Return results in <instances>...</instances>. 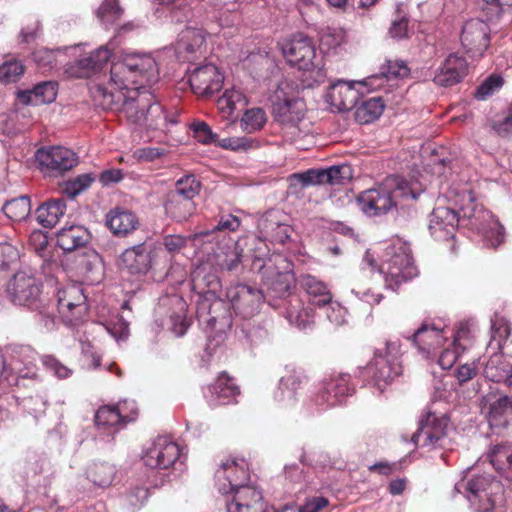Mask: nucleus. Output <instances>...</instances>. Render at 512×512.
I'll return each instance as SVG.
<instances>
[{
  "mask_svg": "<svg viewBox=\"0 0 512 512\" xmlns=\"http://www.w3.org/2000/svg\"><path fill=\"white\" fill-rule=\"evenodd\" d=\"M384 108L385 104L380 97L369 98L356 107L355 119L359 124H369L382 115Z\"/></svg>",
  "mask_w": 512,
  "mask_h": 512,
  "instance_id": "nucleus-36",
  "label": "nucleus"
},
{
  "mask_svg": "<svg viewBox=\"0 0 512 512\" xmlns=\"http://www.w3.org/2000/svg\"><path fill=\"white\" fill-rule=\"evenodd\" d=\"M477 512H506L504 488L500 481L489 474L471 475L455 485Z\"/></svg>",
  "mask_w": 512,
  "mask_h": 512,
  "instance_id": "nucleus-2",
  "label": "nucleus"
},
{
  "mask_svg": "<svg viewBox=\"0 0 512 512\" xmlns=\"http://www.w3.org/2000/svg\"><path fill=\"white\" fill-rule=\"evenodd\" d=\"M407 195L415 198V195L408 189L406 182L397 183L394 179H387L378 188L361 192L357 202L365 214L376 216L388 212L396 206L398 197Z\"/></svg>",
  "mask_w": 512,
  "mask_h": 512,
  "instance_id": "nucleus-7",
  "label": "nucleus"
},
{
  "mask_svg": "<svg viewBox=\"0 0 512 512\" xmlns=\"http://www.w3.org/2000/svg\"><path fill=\"white\" fill-rule=\"evenodd\" d=\"M217 104L223 113L231 114L238 106L246 105V97L241 90L232 88L225 90Z\"/></svg>",
  "mask_w": 512,
  "mask_h": 512,
  "instance_id": "nucleus-42",
  "label": "nucleus"
},
{
  "mask_svg": "<svg viewBox=\"0 0 512 512\" xmlns=\"http://www.w3.org/2000/svg\"><path fill=\"white\" fill-rule=\"evenodd\" d=\"M210 392L220 405L236 403L241 390L235 379L226 371L221 372L210 386Z\"/></svg>",
  "mask_w": 512,
  "mask_h": 512,
  "instance_id": "nucleus-26",
  "label": "nucleus"
},
{
  "mask_svg": "<svg viewBox=\"0 0 512 512\" xmlns=\"http://www.w3.org/2000/svg\"><path fill=\"white\" fill-rule=\"evenodd\" d=\"M266 122V115L263 109L253 108L247 110L240 121L242 130L253 133L260 130Z\"/></svg>",
  "mask_w": 512,
  "mask_h": 512,
  "instance_id": "nucleus-48",
  "label": "nucleus"
},
{
  "mask_svg": "<svg viewBox=\"0 0 512 512\" xmlns=\"http://www.w3.org/2000/svg\"><path fill=\"white\" fill-rule=\"evenodd\" d=\"M150 245L144 242L126 249L118 259L120 270L128 274H145L151 267Z\"/></svg>",
  "mask_w": 512,
  "mask_h": 512,
  "instance_id": "nucleus-21",
  "label": "nucleus"
},
{
  "mask_svg": "<svg viewBox=\"0 0 512 512\" xmlns=\"http://www.w3.org/2000/svg\"><path fill=\"white\" fill-rule=\"evenodd\" d=\"M216 143L219 147L232 151H247L255 147L254 141L248 137H227L217 139Z\"/></svg>",
  "mask_w": 512,
  "mask_h": 512,
  "instance_id": "nucleus-58",
  "label": "nucleus"
},
{
  "mask_svg": "<svg viewBox=\"0 0 512 512\" xmlns=\"http://www.w3.org/2000/svg\"><path fill=\"white\" fill-rule=\"evenodd\" d=\"M462 225L480 233L485 227L495 220V216L481 205L472 204L461 209Z\"/></svg>",
  "mask_w": 512,
  "mask_h": 512,
  "instance_id": "nucleus-31",
  "label": "nucleus"
},
{
  "mask_svg": "<svg viewBox=\"0 0 512 512\" xmlns=\"http://www.w3.org/2000/svg\"><path fill=\"white\" fill-rule=\"evenodd\" d=\"M474 334L472 327L469 323H460L455 335L454 340L451 343V346H458L461 348V351L464 352L466 349L473 345Z\"/></svg>",
  "mask_w": 512,
  "mask_h": 512,
  "instance_id": "nucleus-56",
  "label": "nucleus"
},
{
  "mask_svg": "<svg viewBox=\"0 0 512 512\" xmlns=\"http://www.w3.org/2000/svg\"><path fill=\"white\" fill-rule=\"evenodd\" d=\"M98 69L91 55L79 59L75 65L71 66L68 70L69 74L76 78H86Z\"/></svg>",
  "mask_w": 512,
  "mask_h": 512,
  "instance_id": "nucleus-62",
  "label": "nucleus"
},
{
  "mask_svg": "<svg viewBox=\"0 0 512 512\" xmlns=\"http://www.w3.org/2000/svg\"><path fill=\"white\" fill-rule=\"evenodd\" d=\"M94 179L93 175L89 173L79 175L72 180L66 181L62 187V191L67 196L74 198L86 190L92 184Z\"/></svg>",
  "mask_w": 512,
  "mask_h": 512,
  "instance_id": "nucleus-54",
  "label": "nucleus"
},
{
  "mask_svg": "<svg viewBox=\"0 0 512 512\" xmlns=\"http://www.w3.org/2000/svg\"><path fill=\"white\" fill-rule=\"evenodd\" d=\"M205 37L203 31L196 28H187L180 34L175 46V54L179 61L190 62L203 56Z\"/></svg>",
  "mask_w": 512,
  "mask_h": 512,
  "instance_id": "nucleus-19",
  "label": "nucleus"
},
{
  "mask_svg": "<svg viewBox=\"0 0 512 512\" xmlns=\"http://www.w3.org/2000/svg\"><path fill=\"white\" fill-rule=\"evenodd\" d=\"M42 283L34 271L25 268L16 272L8 284L7 292L11 300L18 305L37 311L39 324L51 331L56 327L55 306L42 295Z\"/></svg>",
  "mask_w": 512,
  "mask_h": 512,
  "instance_id": "nucleus-1",
  "label": "nucleus"
},
{
  "mask_svg": "<svg viewBox=\"0 0 512 512\" xmlns=\"http://www.w3.org/2000/svg\"><path fill=\"white\" fill-rule=\"evenodd\" d=\"M223 80L224 77L217 66L206 64L191 71L188 82L193 93L208 98L221 90Z\"/></svg>",
  "mask_w": 512,
  "mask_h": 512,
  "instance_id": "nucleus-15",
  "label": "nucleus"
},
{
  "mask_svg": "<svg viewBox=\"0 0 512 512\" xmlns=\"http://www.w3.org/2000/svg\"><path fill=\"white\" fill-rule=\"evenodd\" d=\"M58 300L74 303V306H76L75 313L78 315H85L87 313L86 296L83 288L78 284H71L59 290Z\"/></svg>",
  "mask_w": 512,
  "mask_h": 512,
  "instance_id": "nucleus-39",
  "label": "nucleus"
},
{
  "mask_svg": "<svg viewBox=\"0 0 512 512\" xmlns=\"http://www.w3.org/2000/svg\"><path fill=\"white\" fill-rule=\"evenodd\" d=\"M306 377L295 371H290L282 376L279 385L274 392V398L285 407H291L296 402L297 390L301 388Z\"/></svg>",
  "mask_w": 512,
  "mask_h": 512,
  "instance_id": "nucleus-27",
  "label": "nucleus"
},
{
  "mask_svg": "<svg viewBox=\"0 0 512 512\" xmlns=\"http://www.w3.org/2000/svg\"><path fill=\"white\" fill-rule=\"evenodd\" d=\"M301 287L312 297L313 304L325 306L332 301V294L327 285L317 277L306 274L300 277Z\"/></svg>",
  "mask_w": 512,
  "mask_h": 512,
  "instance_id": "nucleus-33",
  "label": "nucleus"
},
{
  "mask_svg": "<svg viewBox=\"0 0 512 512\" xmlns=\"http://www.w3.org/2000/svg\"><path fill=\"white\" fill-rule=\"evenodd\" d=\"M468 71L466 59L457 53H452L436 70L433 82L440 87H451L460 83L467 76Z\"/></svg>",
  "mask_w": 512,
  "mask_h": 512,
  "instance_id": "nucleus-18",
  "label": "nucleus"
},
{
  "mask_svg": "<svg viewBox=\"0 0 512 512\" xmlns=\"http://www.w3.org/2000/svg\"><path fill=\"white\" fill-rule=\"evenodd\" d=\"M194 138L202 144L216 143L217 134H214L210 126L203 121H196L191 124Z\"/></svg>",
  "mask_w": 512,
  "mask_h": 512,
  "instance_id": "nucleus-63",
  "label": "nucleus"
},
{
  "mask_svg": "<svg viewBox=\"0 0 512 512\" xmlns=\"http://www.w3.org/2000/svg\"><path fill=\"white\" fill-rule=\"evenodd\" d=\"M66 204L63 199H52L42 203L36 210V219L44 228L54 227L65 214Z\"/></svg>",
  "mask_w": 512,
  "mask_h": 512,
  "instance_id": "nucleus-32",
  "label": "nucleus"
},
{
  "mask_svg": "<svg viewBox=\"0 0 512 512\" xmlns=\"http://www.w3.org/2000/svg\"><path fill=\"white\" fill-rule=\"evenodd\" d=\"M488 457L496 471L512 480V443L495 445L490 450Z\"/></svg>",
  "mask_w": 512,
  "mask_h": 512,
  "instance_id": "nucleus-35",
  "label": "nucleus"
},
{
  "mask_svg": "<svg viewBox=\"0 0 512 512\" xmlns=\"http://www.w3.org/2000/svg\"><path fill=\"white\" fill-rule=\"evenodd\" d=\"M324 182L329 185H341L352 178V168L349 165L331 166L323 169Z\"/></svg>",
  "mask_w": 512,
  "mask_h": 512,
  "instance_id": "nucleus-51",
  "label": "nucleus"
},
{
  "mask_svg": "<svg viewBox=\"0 0 512 512\" xmlns=\"http://www.w3.org/2000/svg\"><path fill=\"white\" fill-rule=\"evenodd\" d=\"M409 22V14L404 10L403 5L397 4L394 18L388 30L389 36L395 40L409 38Z\"/></svg>",
  "mask_w": 512,
  "mask_h": 512,
  "instance_id": "nucleus-38",
  "label": "nucleus"
},
{
  "mask_svg": "<svg viewBox=\"0 0 512 512\" xmlns=\"http://www.w3.org/2000/svg\"><path fill=\"white\" fill-rule=\"evenodd\" d=\"M490 126L502 138L512 136V102L501 114L490 120Z\"/></svg>",
  "mask_w": 512,
  "mask_h": 512,
  "instance_id": "nucleus-46",
  "label": "nucleus"
},
{
  "mask_svg": "<svg viewBox=\"0 0 512 512\" xmlns=\"http://www.w3.org/2000/svg\"><path fill=\"white\" fill-rule=\"evenodd\" d=\"M154 61L149 56L130 55L112 64L110 82L118 90H138L139 78L151 69Z\"/></svg>",
  "mask_w": 512,
  "mask_h": 512,
  "instance_id": "nucleus-8",
  "label": "nucleus"
},
{
  "mask_svg": "<svg viewBox=\"0 0 512 512\" xmlns=\"http://www.w3.org/2000/svg\"><path fill=\"white\" fill-rule=\"evenodd\" d=\"M480 233L487 244L493 248L499 246L504 240V229L498 219L493 220Z\"/></svg>",
  "mask_w": 512,
  "mask_h": 512,
  "instance_id": "nucleus-55",
  "label": "nucleus"
},
{
  "mask_svg": "<svg viewBox=\"0 0 512 512\" xmlns=\"http://www.w3.org/2000/svg\"><path fill=\"white\" fill-rule=\"evenodd\" d=\"M123 14L118 0H104L97 10V16L105 25L113 24Z\"/></svg>",
  "mask_w": 512,
  "mask_h": 512,
  "instance_id": "nucleus-53",
  "label": "nucleus"
},
{
  "mask_svg": "<svg viewBox=\"0 0 512 512\" xmlns=\"http://www.w3.org/2000/svg\"><path fill=\"white\" fill-rule=\"evenodd\" d=\"M303 100L288 95L278 88L272 97V114L281 123L296 124L304 116Z\"/></svg>",
  "mask_w": 512,
  "mask_h": 512,
  "instance_id": "nucleus-17",
  "label": "nucleus"
},
{
  "mask_svg": "<svg viewBox=\"0 0 512 512\" xmlns=\"http://www.w3.org/2000/svg\"><path fill=\"white\" fill-rule=\"evenodd\" d=\"M57 310L62 322L66 325H76L84 317V315H78L75 313L76 306L71 302L58 300Z\"/></svg>",
  "mask_w": 512,
  "mask_h": 512,
  "instance_id": "nucleus-59",
  "label": "nucleus"
},
{
  "mask_svg": "<svg viewBox=\"0 0 512 512\" xmlns=\"http://www.w3.org/2000/svg\"><path fill=\"white\" fill-rule=\"evenodd\" d=\"M186 456L180 445L169 437L162 436V470L171 468L175 476L185 470Z\"/></svg>",
  "mask_w": 512,
  "mask_h": 512,
  "instance_id": "nucleus-29",
  "label": "nucleus"
},
{
  "mask_svg": "<svg viewBox=\"0 0 512 512\" xmlns=\"http://www.w3.org/2000/svg\"><path fill=\"white\" fill-rule=\"evenodd\" d=\"M410 69L402 60H387L381 67V73L386 78L405 77L409 74Z\"/></svg>",
  "mask_w": 512,
  "mask_h": 512,
  "instance_id": "nucleus-64",
  "label": "nucleus"
},
{
  "mask_svg": "<svg viewBox=\"0 0 512 512\" xmlns=\"http://www.w3.org/2000/svg\"><path fill=\"white\" fill-rule=\"evenodd\" d=\"M512 327L510 322L503 316L495 315L491 320V338L497 342V348L503 349L506 341L510 337Z\"/></svg>",
  "mask_w": 512,
  "mask_h": 512,
  "instance_id": "nucleus-43",
  "label": "nucleus"
},
{
  "mask_svg": "<svg viewBox=\"0 0 512 512\" xmlns=\"http://www.w3.org/2000/svg\"><path fill=\"white\" fill-rule=\"evenodd\" d=\"M89 240V232L80 225L62 228L57 233V244L65 252L84 246Z\"/></svg>",
  "mask_w": 512,
  "mask_h": 512,
  "instance_id": "nucleus-30",
  "label": "nucleus"
},
{
  "mask_svg": "<svg viewBox=\"0 0 512 512\" xmlns=\"http://www.w3.org/2000/svg\"><path fill=\"white\" fill-rule=\"evenodd\" d=\"M209 314L208 324L213 328H216L217 324L220 325V328L231 325V315L227 303L221 300L215 301L210 306Z\"/></svg>",
  "mask_w": 512,
  "mask_h": 512,
  "instance_id": "nucleus-47",
  "label": "nucleus"
},
{
  "mask_svg": "<svg viewBox=\"0 0 512 512\" xmlns=\"http://www.w3.org/2000/svg\"><path fill=\"white\" fill-rule=\"evenodd\" d=\"M24 65L17 59L4 61L0 65V82L3 84L15 83L23 75Z\"/></svg>",
  "mask_w": 512,
  "mask_h": 512,
  "instance_id": "nucleus-50",
  "label": "nucleus"
},
{
  "mask_svg": "<svg viewBox=\"0 0 512 512\" xmlns=\"http://www.w3.org/2000/svg\"><path fill=\"white\" fill-rule=\"evenodd\" d=\"M270 216L267 215L260 221L261 232L271 241L284 243L289 237V226L272 220Z\"/></svg>",
  "mask_w": 512,
  "mask_h": 512,
  "instance_id": "nucleus-41",
  "label": "nucleus"
},
{
  "mask_svg": "<svg viewBox=\"0 0 512 512\" xmlns=\"http://www.w3.org/2000/svg\"><path fill=\"white\" fill-rule=\"evenodd\" d=\"M359 93L354 82L339 80L332 84L326 94V102L339 112L349 111L355 107Z\"/></svg>",
  "mask_w": 512,
  "mask_h": 512,
  "instance_id": "nucleus-24",
  "label": "nucleus"
},
{
  "mask_svg": "<svg viewBox=\"0 0 512 512\" xmlns=\"http://www.w3.org/2000/svg\"><path fill=\"white\" fill-rule=\"evenodd\" d=\"M291 178L296 180L303 187L325 184L323 169H309L302 173H295Z\"/></svg>",
  "mask_w": 512,
  "mask_h": 512,
  "instance_id": "nucleus-60",
  "label": "nucleus"
},
{
  "mask_svg": "<svg viewBox=\"0 0 512 512\" xmlns=\"http://www.w3.org/2000/svg\"><path fill=\"white\" fill-rule=\"evenodd\" d=\"M57 96L56 83L45 81L38 83L31 90H21L17 93L18 99L26 105H42L51 103Z\"/></svg>",
  "mask_w": 512,
  "mask_h": 512,
  "instance_id": "nucleus-28",
  "label": "nucleus"
},
{
  "mask_svg": "<svg viewBox=\"0 0 512 512\" xmlns=\"http://www.w3.org/2000/svg\"><path fill=\"white\" fill-rule=\"evenodd\" d=\"M262 493L250 485L239 486L227 502V512H263Z\"/></svg>",
  "mask_w": 512,
  "mask_h": 512,
  "instance_id": "nucleus-23",
  "label": "nucleus"
},
{
  "mask_svg": "<svg viewBox=\"0 0 512 512\" xmlns=\"http://www.w3.org/2000/svg\"><path fill=\"white\" fill-rule=\"evenodd\" d=\"M490 29L480 19L467 21L461 32V44L468 54L482 56L490 43Z\"/></svg>",
  "mask_w": 512,
  "mask_h": 512,
  "instance_id": "nucleus-16",
  "label": "nucleus"
},
{
  "mask_svg": "<svg viewBox=\"0 0 512 512\" xmlns=\"http://www.w3.org/2000/svg\"><path fill=\"white\" fill-rule=\"evenodd\" d=\"M459 225H462L461 215L446 206L435 207L429 216L428 229L436 241L452 240Z\"/></svg>",
  "mask_w": 512,
  "mask_h": 512,
  "instance_id": "nucleus-14",
  "label": "nucleus"
},
{
  "mask_svg": "<svg viewBox=\"0 0 512 512\" xmlns=\"http://www.w3.org/2000/svg\"><path fill=\"white\" fill-rule=\"evenodd\" d=\"M166 137V143L169 146H177L184 140V127L177 120V114L166 118L165 130L162 129Z\"/></svg>",
  "mask_w": 512,
  "mask_h": 512,
  "instance_id": "nucleus-52",
  "label": "nucleus"
},
{
  "mask_svg": "<svg viewBox=\"0 0 512 512\" xmlns=\"http://www.w3.org/2000/svg\"><path fill=\"white\" fill-rule=\"evenodd\" d=\"M142 460L146 467L157 469L160 464V446L158 437L147 443L142 452Z\"/></svg>",
  "mask_w": 512,
  "mask_h": 512,
  "instance_id": "nucleus-57",
  "label": "nucleus"
},
{
  "mask_svg": "<svg viewBox=\"0 0 512 512\" xmlns=\"http://www.w3.org/2000/svg\"><path fill=\"white\" fill-rule=\"evenodd\" d=\"M215 477L219 492L228 494L239 486H244V482L249 479V474L247 469L243 465H239L236 460L227 459L220 463Z\"/></svg>",
  "mask_w": 512,
  "mask_h": 512,
  "instance_id": "nucleus-20",
  "label": "nucleus"
},
{
  "mask_svg": "<svg viewBox=\"0 0 512 512\" xmlns=\"http://www.w3.org/2000/svg\"><path fill=\"white\" fill-rule=\"evenodd\" d=\"M116 468L106 462L94 463L87 470V477L99 487H109L115 477Z\"/></svg>",
  "mask_w": 512,
  "mask_h": 512,
  "instance_id": "nucleus-37",
  "label": "nucleus"
},
{
  "mask_svg": "<svg viewBox=\"0 0 512 512\" xmlns=\"http://www.w3.org/2000/svg\"><path fill=\"white\" fill-rule=\"evenodd\" d=\"M201 184L194 175H185L175 182V189L171 193H177L183 198L193 201V198L199 194Z\"/></svg>",
  "mask_w": 512,
  "mask_h": 512,
  "instance_id": "nucleus-44",
  "label": "nucleus"
},
{
  "mask_svg": "<svg viewBox=\"0 0 512 512\" xmlns=\"http://www.w3.org/2000/svg\"><path fill=\"white\" fill-rule=\"evenodd\" d=\"M401 342L386 340L384 346L376 348L373 358L365 366V374L380 391H384L403 372Z\"/></svg>",
  "mask_w": 512,
  "mask_h": 512,
  "instance_id": "nucleus-4",
  "label": "nucleus"
},
{
  "mask_svg": "<svg viewBox=\"0 0 512 512\" xmlns=\"http://www.w3.org/2000/svg\"><path fill=\"white\" fill-rule=\"evenodd\" d=\"M193 201L179 196L177 193L169 192L165 201V212L172 220L182 222L187 220L194 212Z\"/></svg>",
  "mask_w": 512,
  "mask_h": 512,
  "instance_id": "nucleus-34",
  "label": "nucleus"
},
{
  "mask_svg": "<svg viewBox=\"0 0 512 512\" xmlns=\"http://www.w3.org/2000/svg\"><path fill=\"white\" fill-rule=\"evenodd\" d=\"M226 296L234 312L245 319L254 316L264 300L261 290L244 284L231 286Z\"/></svg>",
  "mask_w": 512,
  "mask_h": 512,
  "instance_id": "nucleus-12",
  "label": "nucleus"
},
{
  "mask_svg": "<svg viewBox=\"0 0 512 512\" xmlns=\"http://www.w3.org/2000/svg\"><path fill=\"white\" fill-rule=\"evenodd\" d=\"M355 392L351 376L345 373H333L325 378L311 401L320 409L341 404Z\"/></svg>",
  "mask_w": 512,
  "mask_h": 512,
  "instance_id": "nucleus-9",
  "label": "nucleus"
},
{
  "mask_svg": "<svg viewBox=\"0 0 512 512\" xmlns=\"http://www.w3.org/2000/svg\"><path fill=\"white\" fill-rule=\"evenodd\" d=\"M176 302L178 311L170 316L169 322L171 325V331L175 334V336L180 337L186 333L191 325V322L186 317V303L181 298L177 299Z\"/></svg>",
  "mask_w": 512,
  "mask_h": 512,
  "instance_id": "nucleus-49",
  "label": "nucleus"
},
{
  "mask_svg": "<svg viewBox=\"0 0 512 512\" xmlns=\"http://www.w3.org/2000/svg\"><path fill=\"white\" fill-rule=\"evenodd\" d=\"M36 160L43 173L58 176L72 169L78 163V157L72 150L62 146L38 149Z\"/></svg>",
  "mask_w": 512,
  "mask_h": 512,
  "instance_id": "nucleus-11",
  "label": "nucleus"
},
{
  "mask_svg": "<svg viewBox=\"0 0 512 512\" xmlns=\"http://www.w3.org/2000/svg\"><path fill=\"white\" fill-rule=\"evenodd\" d=\"M44 367L59 379H66L72 375V369L61 363L52 355H45L42 358Z\"/></svg>",
  "mask_w": 512,
  "mask_h": 512,
  "instance_id": "nucleus-61",
  "label": "nucleus"
},
{
  "mask_svg": "<svg viewBox=\"0 0 512 512\" xmlns=\"http://www.w3.org/2000/svg\"><path fill=\"white\" fill-rule=\"evenodd\" d=\"M106 225L116 236H126L138 226L136 215L122 207H115L106 215Z\"/></svg>",
  "mask_w": 512,
  "mask_h": 512,
  "instance_id": "nucleus-25",
  "label": "nucleus"
},
{
  "mask_svg": "<svg viewBox=\"0 0 512 512\" xmlns=\"http://www.w3.org/2000/svg\"><path fill=\"white\" fill-rule=\"evenodd\" d=\"M425 357L435 356L447 342L445 331L430 320H425L408 338Z\"/></svg>",
  "mask_w": 512,
  "mask_h": 512,
  "instance_id": "nucleus-13",
  "label": "nucleus"
},
{
  "mask_svg": "<svg viewBox=\"0 0 512 512\" xmlns=\"http://www.w3.org/2000/svg\"><path fill=\"white\" fill-rule=\"evenodd\" d=\"M380 272L384 275L386 286L392 290L416 278L419 270L410 246L399 238L392 240L384 249Z\"/></svg>",
  "mask_w": 512,
  "mask_h": 512,
  "instance_id": "nucleus-3",
  "label": "nucleus"
},
{
  "mask_svg": "<svg viewBox=\"0 0 512 512\" xmlns=\"http://www.w3.org/2000/svg\"><path fill=\"white\" fill-rule=\"evenodd\" d=\"M449 418L445 414H437L428 411L421 416L418 422V429L412 435L411 441L417 447L441 446L445 438Z\"/></svg>",
  "mask_w": 512,
  "mask_h": 512,
  "instance_id": "nucleus-10",
  "label": "nucleus"
},
{
  "mask_svg": "<svg viewBox=\"0 0 512 512\" xmlns=\"http://www.w3.org/2000/svg\"><path fill=\"white\" fill-rule=\"evenodd\" d=\"M3 212L12 221H23L31 212L30 199L27 196H20L7 201L3 206Z\"/></svg>",
  "mask_w": 512,
  "mask_h": 512,
  "instance_id": "nucleus-40",
  "label": "nucleus"
},
{
  "mask_svg": "<svg viewBox=\"0 0 512 512\" xmlns=\"http://www.w3.org/2000/svg\"><path fill=\"white\" fill-rule=\"evenodd\" d=\"M5 358V380L10 385L27 386L39 382L37 353L30 345L12 344L2 354Z\"/></svg>",
  "mask_w": 512,
  "mask_h": 512,
  "instance_id": "nucleus-6",
  "label": "nucleus"
},
{
  "mask_svg": "<svg viewBox=\"0 0 512 512\" xmlns=\"http://www.w3.org/2000/svg\"><path fill=\"white\" fill-rule=\"evenodd\" d=\"M487 420L492 433L504 435L512 427V398L504 395L489 402Z\"/></svg>",
  "mask_w": 512,
  "mask_h": 512,
  "instance_id": "nucleus-22",
  "label": "nucleus"
},
{
  "mask_svg": "<svg viewBox=\"0 0 512 512\" xmlns=\"http://www.w3.org/2000/svg\"><path fill=\"white\" fill-rule=\"evenodd\" d=\"M121 412L123 410L116 409L114 406H101L95 414V423L97 426L102 427L124 425Z\"/></svg>",
  "mask_w": 512,
  "mask_h": 512,
  "instance_id": "nucleus-45",
  "label": "nucleus"
},
{
  "mask_svg": "<svg viewBox=\"0 0 512 512\" xmlns=\"http://www.w3.org/2000/svg\"><path fill=\"white\" fill-rule=\"evenodd\" d=\"M282 54L286 61L299 70L308 72L310 78L317 83L326 79L324 58L317 54L313 40L302 34L294 35L282 44Z\"/></svg>",
  "mask_w": 512,
  "mask_h": 512,
  "instance_id": "nucleus-5",
  "label": "nucleus"
}]
</instances>
